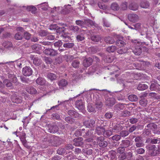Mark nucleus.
<instances>
[{
  "label": "nucleus",
  "instance_id": "obj_1",
  "mask_svg": "<svg viewBox=\"0 0 160 160\" xmlns=\"http://www.w3.org/2000/svg\"><path fill=\"white\" fill-rule=\"evenodd\" d=\"M62 139L57 136L50 135L47 138H44L43 141L46 142L49 146H57L60 145Z\"/></svg>",
  "mask_w": 160,
  "mask_h": 160
},
{
  "label": "nucleus",
  "instance_id": "obj_2",
  "mask_svg": "<svg viewBox=\"0 0 160 160\" xmlns=\"http://www.w3.org/2000/svg\"><path fill=\"white\" fill-rule=\"evenodd\" d=\"M104 138L103 136L97 137L96 140L97 144L99 146L102 148H105L108 145L107 141L104 140Z\"/></svg>",
  "mask_w": 160,
  "mask_h": 160
},
{
  "label": "nucleus",
  "instance_id": "obj_3",
  "mask_svg": "<svg viewBox=\"0 0 160 160\" xmlns=\"http://www.w3.org/2000/svg\"><path fill=\"white\" fill-rule=\"evenodd\" d=\"M43 52L45 55L51 56H55L58 54V50H56L51 48L45 49Z\"/></svg>",
  "mask_w": 160,
  "mask_h": 160
},
{
  "label": "nucleus",
  "instance_id": "obj_4",
  "mask_svg": "<svg viewBox=\"0 0 160 160\" xmlns=\"http://www.w3.org/2000/svg\"><path fill=\"white\" fill-rule=\"evenodd\" d=\"M22 73L25 76H29L33 73L32 69L29 66H26L22 68Z\"/></svg>",
  "mask_w": 160,
  "mask_h": 160
},
{
  "label": "nucleus",
  "instance_id": "obj_5",
  "mask_svg": "<svg viewBox=\"0 0 160 160\" xmlns=\"http://www.w3.org/2000/svg\"><path fill=\"white\" fill-rule=\"evenodd\" d=\"M59 24L60 25L61 27H58L56 29V32L58 34H61L63 32L66 31V28L65 27H68V25L66 23H59Z\"/></svg>",
  "mask_w": 160,
  "mask_h": 160
},
{
  "label": "nucleus",
  "instance_id": "obj_6",
  "mask_svg": "<svg viewBox=\"0 0 160 160\" xmlns=\"http://www.w3.org/2000/svg\"><path fill=\"white\" fill-rule=\"evenodd\" d=\"M84 125L88 128H92L95 125V121L92 119L85 120L83 122Z\"/></svg>",
  "mask_w": 160,
  "mask_h": 160
},
{
  "label": "nucleus",
  "instance_id": "obj_7",
  "mask_svg": "<svg viewBox=\"0 0 160 160\" xmlns=\"http://www.w3.org/2000/svg\"><path fill=\"white\" fill-rule=\"evenodd\" d=\"M83 138L81 137L74 138L73 140V145L76 147H82L84 143L83 142Z\"/></svg>",
  "mask_w": 160,
  "mask_h": 160
},
{
  "label": "nucleus",
  "instance_id": "obj_8",
  "mask_svg": "<svg viewBox=\"0 0 160 160\" xmlns=\"http://www.w3.org/2000/svg\"><path fill=\"white\" fill-rule=\"evenodd\" d=\"M128 19L130 22H135L138 21L139 17L136 14H129L128 15Z\"/></svg>",
  "mask_w": 160,
  "mask_h": 160
},
{
  "label": "nucleus",
  "instance_id": "obj_9",
  "mask_svg": "<svg viewBox=\"0 0 160 160\" xmlns=\"http://www.w3.org/2000/svg\"><path fill=\"white\" fill-rule=\"evenodd\" d=\"M152 91H160V85L157 83V81L154 82V83L151 84L150 88Z\"/></svg>",
  "mask_w": 160,
  "mask_h": 160
},
{
  "label": "nucleus",
  "instance_id": "obj_10",
  "mask_svg": "<svg viewBox=\"0 0 160 160\" xmlns=\"http://www.w3.org/2000/svg\"><path fill=\"white\" fill-rule=\"evenodd\" d=\"M59 128L56 125H49L48 131L51 133H55L58 131Z\"/></svg>",
  "mask_w": 160,
  "mask_h": 160
},
{
  "label": "nucleus",
  "instance_id": "obj_11",
  "mask_svg": "<svg viewBox=\"0 0 160 160\" xmlns=\"http://www.w3.org/2000/svg\"><path fill=\"white\" fill-rule=\"evenodd\" d=\"M115 103V100L113 98H106L105 104L108 106L111 107Z\"/></svg>",
  "mask_w": 160,
  "mask_h": 160
},
{
  "label": "nucleus",
  "instance_id": "obj_12",
  "mask_svg": "<svg viewBox=\"0 0 160 160\" xmlns=\"http://www.w3.org/2000/svg\"><path fill=\"white\" fill-rule=\"evenodd\" d=\"M12 101L14 103H21L22 101V98L19 96H17L15 95H13L11 97Z\"/></svg>",
  "mask_w": 160,
  "mask_h": 160
},
{
  "label": "nucleus",
  "instance_id": "obj_13",
  "mask_svg": "<svg viewBox=\"0 0 160 160\" xmlns=\"http://www.w3.org/2000/svg\"><path fill=\"white\" fill-rule=\"evenodd\" d=\"M90 38L92 41L97 42L100 41L102 39L100 35L94 34H91Z\"/></svg>",
  "mask_w": 160,
  "mask_h": 160
},
{
  "label": "nucleus",
  "instance_id": "obj_14",
  "mask_svg": "<svg viewBox=\"0 0 160 160\" xmlns=\"http://www.w3.org/2000/svg\"><path fill=\"white\" fill-rule=\"evenodd\" d=\"M116 37L118 38V40L116 41V44L117 45L121 47L126 44V42L123 40V38L122 37H120L118 35H117Z\"/></svg>",
  "mask_w": 160,
  "mask_h": 160
},
{
  "label": "nucleus",
  "instance_id": "obj_15",
  "mask_svg": "<svg viewBox=\"0 0 160 160\" xmlns=\"http://www.w3.org/2000/svg\"><path fill=\"white\" fill-rule=\"evenodd\" d=\"M92 63V58L89 57L85 58L83 61V64L85 67H88L91 65Z\"/></svg>",
  "mask_w": 160,
  "mask_h": 160
},
{
  "label": "nucleus",
  "instance_id": "obj_16",
  "mask_svg": "<svg viewBox=\"0 0 160 160\" xmlns=\"http://www.w3.org/2000/svg\"><path fill=\"white\" fill-rule=\"evenodd\" d=\"M131 141L128 139L122 140L120 144V146L124 148H125L129 147L131 145Z\"/></svg>",
  "mask_w": 160,
  "mask_h": 160
},
{
  "label": "nucleus",
  "instance_id": "obj_17",
  "mask_svg": "<svg viewBox=\"0 0 160 160\" xmlns=\"http://www.w3.org/2000/svg\"><path fill=\"white\" fill-rule=\"evenodd\" d=\"M95 131L96 133L98 135H103L105 131V128L102 126H99L97 127Z\"/></svg>",
  "mask_w": 160,
  "mask_h": 160
},
{
  "label": "nucleus",
  "instance_id": "obj_18",
  "mask_svg": "<svg viewBox=\"0 0 160 160\" xmlns=\"http://www.w3.org/2000/svg\"><path fill=\"white\" fill-rule=\"evenodd\" d=\"M60 37L63 39V41L64 42H68L69 40L70 39V37L69 36V34L68 33L65 32H63L60 36Z\"/></svg>",
  "mask_w": 160,
  "mask_h": 160
},
{
  "label": "nucleus",
  "instance_id": "obj_19",
  "mask_svg": "<svg viewBox=\"0 0 160 160\" xmlns=\"http://www.w3.org/2000/svg\"><path fill=\"white\" fill-rule=\"evenodd\" d=\"M68 113L70 116L74 118H77L79 116V114L78 112L72 110H68Z\"/></svg>",
  "mask_w": 160,
  "mask_h": 160
},
{
  "label": "nucleus",
  "instance_id": "obj_20",
  "mask_svg": "<svg viewBox=\"0 0 160 160\" xmlns=\"http://www.w3.org/2000/svg\"><path fill=\"white\" fill-rule=\"evenodd\" d=\"M132 52L134 54L137 55H140L142 52V49L140 46H136L132 50Z\"/></svg>",
  "mask_w": 160,
  "mask_h": 160
},
{
  "label": "nucleus",
  "instance_id": "obj_21",
  "mask_svg": "<svg viewBox=\"0 0 160 160\" xmlns=\"http://www.w3.org/2000/svg\"><path fill=\"white\" fill-rule=\"evenodd\" d=\"M26 90L28 93L31 94H36L37 92L36 89L31 86L27 87L26 88Z\"/></svg>",
  "mask_w": 160,
  "mask_h": 160
},
{
  "label": "nucleus",
  "instance_id": "obj_22",
  "mask_svg": "<svg viewBox=\"0 0 160 160\" xmlns=\"http://www.w3.org/2000/svg\"><path fill=\"white\" fill-rule=\"evenodd\" d=\"M68 82L64 79L60 80L58 82V84L60 88L66 87L68 85Z\"/></svg>",
  "mask_w": 160,
  "mask_h": 160
},
{
  "label": "nucleus",
  "instance_id": "obj_23",
  "mask_svg": "<svg viewBox=\"0 0 160 160\" xmlns=\"http://www.w3.org/2000/svg\"><path fill=\"white\" fill-rule=\"evenodd\" d=\"M47 78L51 81L56 80L57 77L56 74L52 72H49L47 74Z\"/></svg>",
  "mask_w": 160,
  "mask_h": 160
},
{
  "label": "nucleus",
  "instance_id": "obj_24",
  "mask_svg": "<svg viewBox=\"0 0 160 160\" xmlns=\"http://www.w3.org/2000/svg\"><path fill=\"white\" fill-rule=\"evenodd\" d=\"M138 4L134 2L131 3L128 6L129 8L133 11H136L138 10Z\"/></svg>",
  "mask_w": 160,
  "mask_h": 160
},
{
  "label": "nucleus",
  "instance_id": "obj_25",
  "mask_svg": "<svg viewBox=\"0 0 160 160\" xmlns=\"http://www.w3.org/2000/svg\"><path fill=\"white\" fill-rule=\"evenodd\" d=\"M122 128L123 127L121 125L118 124L112 128V131L114 132H118L122 130Z\"/></svg>",
  "mask_w": 160,
  "mask_h": 160
},
{
  "label": "nucleus",
  "instance_id": "obj_26",
  "mask_svg": "<svg viewBox=\"0 0 160 160\" xmlns=\"http://www.w3.org/2000/svg\"><path fill=\"white\" fill-rule=\"evenodd\" d=\"M80 65V62L78 60H73L71 63V65L72 67L76 68H78Z\"/></svg>",
  "mask_w": 160,
  "mask_h": 160
},
{
  "label": "nucleus",
  "instance_id": "obj_27",
  "mask_svg": "<svg viewBox=\"0 0 160 160\" xmlns=\"http://www.w3.org/2000/svg\"><path fill=\"white\" fill-rule=\"evenodd\" d=\"M105 42L109 44H112L115 42V40L113 38L108 36L106 37L104 39Z\"/></svg>",
  "mask_w": 160,
  "mask_h": 160
},
{
  "label": "nucleus",
  "instance_id": "obj_28",
  "mask_svg": "<svg viewBox=\"0 0 160 160\" xmlns=\"http://www.w3.org/2000/svg\"><path fill=\"white\" fill-rule=\"evenodd\" d=\"M20 138L22 144L26 147L27 141L26 139V134L24 133H22L20 136Z\"/></svg>",
  "mask_w": 160,
  "mask_h": 160
},
{
  "label": "nucleus",
  "instance_id": "obj_29",
  "mask_svg": "<svg viewBox=\"0 0 160 160\" xmlns=\"http://www.w3.org/2000/svg\"><path fill=\"white\" fill-rule=\"evenodd\" d=\"M103 59L105 62L108 63H111L113 61L114 58L113 57L105 55Z\"/></svg>",
  "mask_w": 160,
  "mask_h": 160
},
{
  "label": "nucleus",
  "instance_id": "obj_30",
  "mask_svg": "<svg viewBox=\"0 0 160 160\" xmlns=\"http://www.w3.org/2000/svg\"><path fill=\"white\" fill-rule=\"evenodd\" d=\"M67 27L68 28L70 31H72L74 32H78L80 29L77 26L68 25V27Z\"/></svg>",
  "mask_w": 160,
  "mask_h": 160
},
{
  "label": "nucleus",
  "instance_id": "obj_31",
  "mask_svg": "<svg viewBox=\"0 0 160 160\" xmlns=\"http://www.w3.org/2000/svg\"><path fill=\"white\" fill-rule=\"evenodd\" d=\"M140 6L143 8H147L149 6V3L146 0H142L141 2Z\"/></svg>",
  "mask_w": 160,
  "mask_h": 160
},
{
  "label": "nucleus",
  "instance_id": "obj_32",
  "mask_svg": "<svg viewBox=\"0 0 160 160\" xmlns=\"http://www.w3.org/2000/svg\"><path fill=\"white\" fill-rule=\"evenodd\" d=\"M146 148L149 152L152 151L151 152H155V150L157 149V147L154 145H148L146 146Z\"/></svg>",
  "mask_w": 160,
  "mask_h": 160
},
{
  "label": "nucleus",
  "instance_id": "obj_33",
  "mask_svg": "<svg viewBox=\"0 0 160 160\" xmlns=\"http://www.w3.org/2000/svg\"><path fill=\"white\" fill-rule=\"evenodd\" d=\"M2 46L5 48H9L12 46V44L10 42L6 41L2 43Z\"/></svg>",
  "mask_w": 160,
  "mask_h": 160
},
{
  "label": "nucleus",
  "instance_id": "obj_34",
  "mask_svg": "<svg viewBox=\"0 0 160 160\" xmlns=\"http://www.w3.org/2000/svg\"><path fill=\"white\" fill-rule=\"evenodd\" d=\"M128 49L126 47H122L117 49V52L119 54H123L127 52Z\"/></svg>",
  "mask_w": 160,
  "mask_h": 160
},
{
  "label": "nucleus",
  "instance_id": "obj_35",
  "mask_svg": "<svg viewBox=\"0 0 160 160\" xmlns=\"http://www.w3.org/2000/svg\"><path fill=\"white\" fill-rule=\"evenodd\" d=\"M148 88V86L144 83H140L138 84L137 88L139 90H144Z\"/></svg>",
  "mask_w": 160,
  "mask_h": 160
},
{
  "label": "nucleus",
  "instance_id": "obj_36",
  "mask_svg": "<svg viewBox=\"0 0 160 160\" xmlns=\"http://www.w3.org/2000/svg\"><path fill=\"white\" fill-rule=\"evenodd\" d=\"M117 49L115 46H112L108 47L106 49V51L109 53L114 52Z\"/></svg>",
  "mask_w": 160,
  "mask_h": 160
},
{
  "label": "nucleus",
  "instance_id": "obj_37",
  "mask_svg": "<svg viewBox=\"0 0 160 160\" xmlns=\"http://www.w3.org/2000/svg\"><path fill=\"white\" fill-rule=\"evenodd\" d=\"M128 99L132 102H136L138 100V98L136 95L131 94L128 96Z\"/></svg>",
  "mask_w": 160,
  "mask_h": 160
},
{
  "label": "nucleus",
  "instance_id": "obj_38",
  "mask_svg": "<svg viewBox=\"0 0 160 160\" xmlns=\"http://www.w3.org/2000/svg\"><path fill=\"white\" fill-rule=\"evenodd\" d=\"M82 151L83 153L86 154L88 155H91L93 152L92 150L88 148L83 149Z\"/></svg>",
  "mask_w": 160,
  "mask_h": 160
},
{
  "label": "nucleus",
  "instance_id": "obj_39",
  "mask_svg": "<svg viewBox=\"0 0 160 160\" xmlns=\"http://www.w3.org/2000/svg\"><path fill=\"white\" fill-rule=\"evenodd\" d=\"M34 60L33 61V63L36 66H39L42 63V60L40 58L36 57V58L34 59Z\"/></svg>",
  "mask_w": 160,
  "mask_h": 160
},
{
  "label": "nucleus",
  "instance_id": "obj_40",
  "mask_svg": "<svg viewBox=\"0 0 160 160\" xmlns=\"http://www.w3.org/2000/svg\"><path fill=\"white\" fill-rule=\"evenodd\" d=\"M84 22H85V24L88 26H94L95 25L94 22L89 19H84Z\"/></svg>",
  "mask_w": 160,
  "mask_h": 160
},
{
  "label": "nucleus",
  "instance_id": "obj_41",
  "mask_svg": "<svg viewBox=\"0 0 160 160\" xmlns=\"http://www.w3.org/2000/svg\"><path fill=\"white\" fill-rule=\"evenodd\" d=\"M129 134V132L126 130H123L121 131L119 133V135L121 137H125L128 135Z\"/></svg>",
  "mask_w": 160,
  "mask_h": 160
},
{
  "label": "nucleus",
  "instance_id": "obj_42",
  "mask_svg": "<svg viewBox=\"0 0 160 160\" xmlns=\"http://www.w3.org/2000/svg\"><path fill=\"white\" fill-rule=\"evenodd\" d=\"M111 8L114 11H118L120 8L119 5L117 3H113L111 6Z\"/></svg>",
  "mask_w": 160,
  "mask_h": 160
},
{
  "label": "nucleus",
  "instance_id": "obj_43",
  "mask_svg": "<svg viewBox=\"0 0 160 160\" xmlns=\"http://www.w3.org/2000/svg\"><path fill=\"white\" fill-rule=\"evenodd\" d=\"M147 127L153 131V130L157 128V125L153 123H150L147 125Z\"/></svg>",
  "mask_w": 160,
  "mask_h": 160
},
{
  "label": "nucleus",
  "instance_id": "obj_44",
  "mask_svg": "<svg viewBox=\"0 0 160 160\" xmlns=\"http://www.w3.org/2000/svg\"><path fill=\"white\" fill-rule=\"evenodd\" d=\"M36 83L40 85H43L45 83V80L42 78H38L36 80Z\"/></svg>",
  "mask_w": 160,
  "mask_h": 160
},
{
  "label": "nucleus",
  "instance_id": "obj_45",
  "mask_svg": "<svg viewBox=\"0 0 160 160\" xmlns=\"http://www.w3.org/2000/svg\"><path fill=\"white\" fill-rule=\"evenodd\" d=\"M85 39L84 34L81 33L78 35L76 37V39L78 42L83 41Z\"/></svg>",
  "mask_w": 160,
  "mask_h": 160
},
{
  "label": "nucleus",
  "instance_id": "obj_46",
  "mask_svg": "<svg viewBox=\"0 0 160 160\" xmlns=\"http://www.w3.org/2000/svg\"><path fill=\"white\" fill-rule=\"evenodd\" d=\"M148 103V101L146 98H143L141 99L139 101L140 104L142 106H145Z\"/></svg>",
  "mask_w": 160,
  "mask_h": 160
},
{
  "label": "nucleus",
  "instance_id": "obj_47",
  "mask_svg": "<svg viewBox=\"0 0 160 160\" xmlns=\"http://www.w3.org/2000/svg\"><path fill=\"white\" fill-rule=\"evenodd\" d=\"M18 77H19V76H18ZM20 79L23 83H28L30 82V80L27 78L22 76H20Z\"/></svg>",
  "mask_w": 160,
  "mask_h": 160
},
{
  "label": "nucleus",
  "instance_id": "obj_48",
  "mask_svg": "<svg viewBox=\"0 0 160 160\" xmlns=\"http://www.w3.org/2000/svg\"><path fill=\"white\" fill-rule=\"evenodd\" d=\"M4 85L8 87H10L12 86V84L10 82V80L8 79H6L4 80L3 82Z\"/></svg>",
  "mask_w": 160,
  "mask_h": 160
},
{
  "label": "nucleus",
  "instance_id": "obj_49",
  "mask_svg": "<svg viewBox=\"0 0 160 160\" xmlns=\"http://www.w3.org/2000/svg\"><path fill=\"white\" fill-rule=\"evenodd\" d=\"M66 149L64 148H59L57 150V153L60 155H62L65 152Z\"/></svg>",
  "mask_w": 160,
  "mask_h": 160
},
{
  "label": "nucleus",
  "instance_id": "obj_50",
  "mask_svg": "<svg viewBox=\"0 0 160 160\" xmlns=\"http://www.w3.org/2000/svg\"><path fill=\"white\" fill-rule=\"evenodd\" d=\"M76 24L79 26H80L81 28L84 27V25L85 24V23L84 22V21H82L81 20H77L75 21Z\"/></svg>",
  "mask_w": 160,
  "mask_h": 160
},
{
  "label": "nucleus",
  "instance_id": "obj_51",
  "mask_svg": "<svg viewBox=\"0 0 160 160\" xmlns=\"http://www.w3.org/2000/svg\"><path fill=\"white\" fill-rule=\"evenodd\" d=\"M51 118L53 120H58L60 119V115L57 113H54L51 115Z\"/></svg>",
  "mask_w": 160,
  "mask_h": 160
},
{
  "label": "nucleus",
  "instance_id": "obj_52",
  "mask_svg": "<svg viewBox=\"0 0 160 160\" xmlns=\"http://www.w3.org/2000/svg\"><path fill=\"white\" fill-rule=\"evenodd\" d=\"M113 116L112 112H107L104 115V118L107 119H108L111 118Z\"/></svg>",
  "mask_w": 160,
  "mask_h": 160
},
{
  "label": "nucleus",
  "instance_id": "obj_53",
  "mask_svg": "<svg viewBox=\"0 0 160 160\" xmlns=\"http://www.w3.org/2000/svg\"><path fill=\"white\" fill-rule=\"evenodd\" d=\"M74 44L72 42H68L65 43L63 44L64 47L68 48H71L73 47L74 46Z\"/></svg>",
  "mask_w": 160,
  "mask_h": 160
},
{
  "label": "nucleus",
  "instance_id": "obj_54",
  "mask_svg": "<svg viewBox=\"0 0 160 160\" xmlns=\"http://www.w3.org/2000/svg\"><path fill=\"white\" fill-rule=\"evenodd\" d=\"M159 154H160V147H158V149H156L155 152L150 153V155L153 156Z\"/></svg>",
  "mask_w": 160,
  "mask_h": 160
},
{
  "label": "nucleus",
  "instance_id": "obj_55",
  "mask_svg": "<svg viewBox=\"0 0 160 160\" xmlns=\"http://www.w3.org/2000/svg\"><path fill=\"white\" fill-rule=\"evenodd\" d=\"M10 81L13 83H15L16 85H19L20 84V83L18 82V79L15 75L14 77L13 76L12 78L10 80Z\"/></svg>",
  "mask_w": 160,
  "mask_h": 160
},
{
  "label": "nucleus",
  "instance_id": "obj_56",
  "mask_svg": "<svg viewBox=\"0 0 160 160\" xmlns=\"http://www.w3.org/2000/svg\"><path fill=\"white\" fill-rule=\"evenodd\" d=\"M23 37L22 35L19 32L17 33L14 36L15 38L18 40H21Z\"/></svg>",
  "mask_w": 160,
  "mask_h": 160
},
{
  "label": "nucleus",
  "instance_id": "obj_57",
  "mask_svg": "<svg viewBox=\"0 0 160 160\" xmlns=\"http://www.w3.org/2000/svg\"><path fill=\"white\" fill-rule=\"evenodd\" d=\"M65 120L70 123H72L75 122V120L70 117H67L65 118Z\"/></svg>",
  "mask_w": 160,
  "mask_h": 160
},
{
  "label": "nucleus",
  "instance_id": "obj_58",
  "mask_svg": "<svg viewBox=\"0 0 160 160\" xmlns=\"http://www.w3.org/2000/svg\"><path fill=\"white\" fill-rule=\"evenodd\" d=\"M98 5L99 8L103 10H105L107 8V6L101 2H98Z\"/></svg>",
  "mask_w": 160,
  "mask_h": 160
},
{
  "label": "nucleus",
  "instance_id": "obj_59",
  "mask_svg": "<svg viewBox=\"0 0 160 160\" xmlns=\"http://www.w3.org/2000/svg\"><path fill=\"white\" fill-rule=\"evenodd\" d=\"M62 62V58L60 57H58L55 59L54 63L55 64H59L61 63Z\"/></svg>",
  "mask_w": 160,
  "mask_h": 160
},
{
  "label": "nucleus",
  "instance_id": "obj_60",
  "mask_svg": "<svg viewBox=\"0 0 160 160\" xmlns=\"http://www.w3.org/2000/svg\"><path fill=\"white\" fill-rule=\"evenodd\" d=\"M47 31L45 30H41L39 32V35L41 37H44L48 35Z\"/></svg>",
  "mask_w": 160,
  "mask_h": 160
},
{
  "label": "nucleus",
  "instance_id": "obj_61",
  "mask_svg": "<svg viewBox=\"0 0 160 160\" xmlns=\"http://www.w3.org/2000/svg\"><path fill=\"white\" fill-rule=\"evenodd\" d=\"M125 148L123 147L120 146L117 149V152L120 154L125 153Z\"/></svg>",
  "mask_w": 160,
  "mask_h": 160
},
{
  "label": "nucleus",
  "instance_id": "obj_62",
  "mask_svg": "<svg viewBox=\"0 0 160 160\" xmlns=\"http://www.w3.org/2000/svg\"><path fill=\"white\" fill-rule=\"evenodd\" d=\"M38 6H41V7H42V9L43 10L46 11L47 10V7L48 6V5L46 2L41 3L40 4L38 5Z\"/></svg>",
  "mask_w": 160,
  "mask_h": 160
},
{
  "label": "nucleus",
  "instance_id": "obj_63",
  "mask_svg": "<svg viewBox=\"0 0 160 160\" xmlns=\"http://www.w3.org/2000/svg\"><path fill=\"white\" fill-rule=\"evenodd\" d=\"M66 150H72L74 148L73 145L71 144H68L65 145L64 147Z\"/></svg>",
  "mask_w": 160,
  "mask_h": 160
},
{
  "label": "nucleus",
  "instance_id": "obj_64",
  "mask_svg": "<svg viewBox=\"0 0 160 160\" xmlns=\"http://www.w3.org/2000/svg\"><path fill=\"white\" fill-rule=\"evenodd\" d=\"M95 105L97 108H101L102 106V102L99 101H97L95 102Z\"/></svg>",
  "mask_w": 160,
  "mask_h": 160
}]
</instances>
